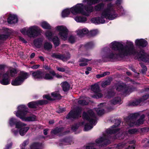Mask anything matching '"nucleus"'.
Segmentation results:
<instances>
[{"label": "nucleus", "instance_id": "nucleus-1", "mask_svg": "<svg viewBox=\"0 0 149 149\" xmlns=\"http://www.w3.org/2000/svg\"><path fill=\"white\" fill-rule=\"evenodd\" d=\"M126 44L127 45L122 47L123 45L121 42L114 41L111 42L110 46L114 51L110 52L107 48H106L105 49L106 53L103 56L102 58H103L113 59L119 57H123L125 56L132 55L136 58L145 62H149V55L145 53L144 50H141L138 53L134 49L132 42L127 41Z\"/></svg>", "mask_w": 149, "mask_h": 149}, {"label": "nucleus", "instance_id": "nucleus-2", "mask_svg": "<svg viewBox=\"0 0 149 149\" xmlns=\"http://www.w3.org/2000/svg\"><path fill=\"white\" fill-rule=\"evenodd\" d=\"M104 4L101 3L98 4L95 7L96 11L101 10L100 16L94 17L91 19L92 22L95 24H103L105 19L112 20L118 17L115 10V6L111 3L107 4L104 8Z\"/></svg>", "mask_w": 149, "mask_h": 149}, {"label": "nucleus", "instance_id": "nucleus-3", "mask_svg": "<svg viewBox=\"0 0 149 149\" xmlns=\"http://www.w3.org/2000/svg\"><path fill=\"white\" fill-rule=\"evenodd\" d=\"M100 0H83V3H78L70 9L67 8L63 10L61 15L63 17H67L70 12L74 15L81 14L86 16H88L89 14L94 10L91 5L99 3Z\"/></svg>", "mask_w": 149, "mask_h": 149}, {"label": "nucleus", "instance_id": "nucleus-4", "mask_svg": "<svg viewBox=\"0 0 149 149\" xmlns=\"http://www.w3.org/2000/svg\"><path fill=\"white\" fill-rule=\"evenodd\" d=\"M8 124L11 127L15 125V127L11 130L12 133L15 136H17L19 133L21 136H24L29 129V127L26 126V124L21 121H17L16 118L12 117L9 120Z\"/></svg>", "mask_w": 149, "mask_h": 149}, {"label": "nucleus", "instance_id": "nucleus-5", "mask_svg": "<svg viewBox=\"0 0 149 149\" xmlns=\"http://www.w3.org/2000/svg\"><path fill=\"white\" fill-rule=\"evenodd\" d=\"M17 110L14 111V113L18 117L22 120L30 122L36 120V116L32 115L26 117V116L28 113V109L26 106L24 105H21L17 107Z\"/></svg>", "mask_w": 149, "mask_h": 149}, {"label": "nucleus", "instance_id": "nucleus-6", "mask_svg": "<svg viewBox=\"0 0 149 149\" xmlns=\"http://www.w3.org/2000/svg\"><path fill=\"white\" fill-rule=\"evenodd\" d=\"M82 117L84 119L88 122L85 125L84 130L85 131H88L92 129L97 123L95 115L92 110L89 109L86 112H84Z\"/></svg>", "mask_w": 149, "mask_h": 149}, {"label": "nucleus", "instance_id": "nucleus-7", "mask_svg": "<svg viewBox=\"0 0 149 149\" xmlns=\"http://www.w3.org/2000/svg\"><path fill=\"white\" fill-rule=\"evenodd\" d=\"M21 33L24 35H28L30 37H35L38 36L41 32L40 29L35 26L24 27L20 30Z\"/></svg>", "mask_w": 149, "mask_h": 149}, {"label": "nucleus", "instance_id": "nucleus-8", "mask_svg": "<svg viewBox=\"0 0 149 149\" xmlns=\"http://www.w3.org/2000/svg\"><path fill=\"white\" fill-rule=\"evenodd\" d=\"M139 116V115L138 113L130 115L127 118L128 120V125L132 127L135 125L139 126L143 124L145 118V116L143 114L142 115L140 118L136 122H135Z\"/></svg>", "mask_w": 149, "mask_h": 149}, {"label": "nucleus", "instance_id": "nucleus-9", "mask_svg": "<svg viewBox=\"0 0 149 149\" xmlns=\"http://www.w3.org/2000/svg\"><path fill=\"white\" fill-rule=\"evenodd\" d=\"M95 143H91L86 147V149H95L97 146L100 148L104 145L109 143V140L106 135L100 137L95 141Z\"/></svg>", "mask_w": 149, "mask_h": 149}, {"label": "nucleus", "instance_id": "nucleus-10", "mask_svg": "<svg viewBox=\"0 0 149 149\" xmlns=\"http://www.w3.org/2000/svg\"><path fill=\"white\" fill-rule=\"evenodd\" d=\"M29 76L28 73L24 72H21L18 76L15 79L12 81L11 84L13 86H16L21 85Z\"/></svg>", "mask_w": 149, "mask_h": 149}, {"label": "nucleus", "instance_id": "nucleus-11", "mask_svg": "<svg viewBox=\"0 0 149 149\" xmlns=\"http://www.w3.org/2000/svg\"><path fill=\"white\" fill-rule=\"evenodd\" d=\"M55 29L58 32V36L61 39L64 40L67 39L68 30L66 26L63 25L58 26L55 27Z\"/></svg>", "mask_w": 149, "mask_h": 149}, {"label": "nucleus", "instance_id": "nucleus-12", "mask_svg": "<svg viewBox=\"0 0 149 149\" xmlns=\"http://www.w3.org/2000/svg\"><path fill=\"white\" fill-rule=\"evenodd\" d=\"M81 109L80 108H77L71 111L67 115L66 118L68 119H74L81 116Z\"/></svg>", "mask_w": 149, "mask_h": 149}, {"label": "nucleus", "instance_id": "nucleus-13", "mask_svg": "<svg viewBox=\"0 0 149 149\" xmlns=\"http://www.w3.org/2000/svg\"><path fill=\"white\" fill-rule=\"evenodd\" d=\"M91 89L95 93V95L93 96V98H99L102 97V95L101 92L98 84H96L92 85L91 86Z\"/></svg>", "mask_w": 149, "mask_h": 149}, {"label": "nucleus", "instance_id": "nucleus-14", "mask_svg": "<svg viewBox=\"0 0 149 149\" xmlns=\"http://www.w3.org/2000/svg\"><path fill=\"white\" fill-rule=\"evenodd\" d=\"M51 56L53 57L61 60L64 61H66L70 58V55L69 53L67 56H65L60 54L55 53L52 54Z\"/></svg>", "mask_w": 149, "mask_h": 149}, {"label": "nucleus", "instance_id": "nucleus-15", "mask_svg": "<svg viewBox=\"0 0 149 149\" xmlns=\"http://www.w3.org/2000/svg\"><path fill=\"white\" fill-rule=\"evenodd\" d=\"M47 103V101L45 100H40L37 102H32L28 104V107L29 108H35L38 105H41L46 104Z\"/></svg>", "mask_w": 149, "mask_h": 149}, {"label": "nucleus", "instance_id": "nucleus-16", "mask_svg": "<svg viewBox=\"0 0 149 149\" xmlns=\"http://www.w3.org/2000/svg\"><path fill=\"white\" fill-rule=\"evenodd\" d=\"M52 97L53 98H52L49 95H45L43 96V97H45L47 99L49 100H52L55 99H60L61 98V96L59 94L58 92H53L51 94Z\"/></svg>", "mask_w": 149, "mask_h": 149}, {"label": "nucleus", "instance_id": "nucleus-17", "mask_svg": "<svg viewBox=\"0 0 149 149\" xmlns=\"http://www.w3.org/2000/svg\"><path fill=\"white\" fill-rule=\"evenodd\" d=\"M32 77L35 79L39 80L43 79L44 74L42 72L37 70L35 72H31Z\"/></svg>", "mask_w": 149, "mask_h": 149}, {"label": "nucleus", "instance_id": "nucleus-18", "mask_svg": "<svg viewBox=\"0 0 149 149\" xmlns=\"http://www.w3.org/2000/svg\"><path fill=\"white\" fill-rule=\"evenodd\" d=\"M116 89L117 91H122L124 93L127 94H128L130 91V88L124 84L118 85Z\"/></svg>", "mask_w": 149, "mask_h": 149}, {"label": "nucleus", "instance_id": "nucleus-19", "mask_svg": "<svg viewBox=\"0 0 149 149\" xmlns=\"http://www.w3.org/2000/svg\"><path fill=\"white\" fill-rule=\"evenodd\" d=\"M135 44L136 46L144 47H146L148 44V42L143 39H137L135 42Z\"/></svg>", "mask_w": 149, "mask_h": 149}, {"label": "nucleus", "instance_id": "nucleus-20", "mask_svg": "<svg viewBox=\"0 0 149 149\" xmlns=\"http://www.w3.org/2000/svg\"><path fill=\"white\" fill-rule=\"evenodd\" d=\"M118 125L116 126L113 125L110 128H109L107 130V134H112L116 133L119 131V129L117 127L120 124V121L119 120L117 121Z\"/></svg>", "mask_w": 149, "mask_h": 149}, {"label": "nucleus", "instance_id": "nucleus-21", "mask_svg": "<svg viewBox=\"0 0 149 149\" xmlns=\"http://www.w3.org/2000/svg\"><path fill=\"white\" fill-rule=\"evenodd\" d=\"M123 0H116V4H114L115 6V10L116 11V8H117L118 10H120V12L122 15L125 14V12L122 6L120 5V4L122 3Z\"/></svg>", "mask_w": 149, "mask_h": 149}, {"label": "nucleus", "instance_id": "nucleus-22", "mask_svg": "<svg viewBox=\"0 0 149 149\" xmlns=\"http://www.w3.org/2000/svg\"><path fill=\"white\" fill-rule=\"evenodd\" d=\"M10 79L8 73H6L3 76V78L0 81L1 83L3 85H7L9 84Z\"/></svg>", "mask_w": 149, "mask_h": 149}, {"label": "nucleus", "instance_id": "nucleus-23", "mask_svg": "<svg viewBox=\"0 0 149 149\" xmlns=\"http://www.w3.org/2000/svg\"><path fill=\"white\" fill-rule=\"evenodd\" d=\"M43 40V38H40L36 39L34 40V45L37 47L40 48L42 46V42Z\"/></svg>", "mask_w": 149, "mask_h": 149}, {"label": "nucleus", "instance_id": "nucleus-24", "mask_svg": "<svg viewBox=\"0 0 149 149\" xmlns=\"http://www.w3.org/2000/svg\"><path fill=\"white\" fill-rule=\"evenodd\" d=\"M7 21L9 24L16 23L18 21L17 17L15 15H10L8 18Z\"/></svg>", "mask_w": 149, "mask_h": 149}, {"label": "nucleus", "instance_id": "nucleus-25", "mask_svg": "<svg viewBox=\"0 0 149 149\" xmlns=\"http://www.w3.org/2000/svg\"><path fill=\"white\" fill-rule=\"evenodd\" d=\"M149 98V95H146L143 96L140 99L137 100L133 102V105H137L139 104L141 102H144L145 100Z\"/></svg>", "mask_w": 149, "mask_h": 149}, {"label": "nucleus", "instance_id": "nucleus-26", "mask_svg": "<svg viewBox=\"0 0 149 149\" xmlns=\"http://www.w3.org/2000/svg\"><path fill=\"white\" fill-rule=\"evenodd\" d=\"M88 30L86 28H84L82 29L78 30L76 31L77 34L79 36H82L88 33Z\"/></svg>", "mask_w": 149, "mask_h": 149}, {"label": "nucleus", "instance_id": "nucleus-27", "mask_svg": "<svg viewBox=\"0 0 149 149\" xmlns=\"http://www.w3.org/2000/svg\"><path fill=\"white\" fill-rule=\"evenodd\" d=\"M90 60L81 58L79 59V65L80 66H85L87 65V62Z\"/></svg>", "mask_w": 149, "mask_h": 149}, {"label": "nucleus", "instance_id": "nucleus-28", "mask_svg": "<svg viewBox=\"0 0 149 149\" xmlns=\"http://www.w3.org/2000/svg\"><path fill=\"white\" fill-rule=\"evenodd\" d=\"M105 103H102L98 105L99 108L96 109V111L97 112V114L99 115H101L104 113V110L100 107H102L104 106L105 105Z\"/></svg>", "mask_w": 149, "mask_h": 149}, {"label": "nucleus", "instance_id": "nucleus-29", "mask_svg": "<svg viewBox=\"0 0 149 149\" xmlns=\"http://www.w3.org/2000/svg\"><path fill=\"white\" fill-rule=\"evenodd\" d=\"M61 86L63 90L66 91L68 90L70 88L69 84L66 81H65L61 83Z\"/></svg>", "mask_w": 149, "mask_h": 149}, {"label": "nucleus", "instance_id": "nucleus-30", "mask_svg": "<svg viewBox=\"0 0 149 149\" xmlns=\"http://www.w3.org/2000/svg\"><path fill=\"white\" fill-rule=\"evenodd\" d=\"M74 19L77 22H84L87 20L86 17L84 16H77L74 18Z\"/></svg>", "mask_w": 149, "mask_h": 149}, {"label": "nucleus", "instance_id": "nucleus-31", "mask_svg": "<svg viewBox=\"0 0 149 149\" xmlns=\"http://www.w3.org/2000/svg\"><path fill=\"white\" fill-rule=\"evenodd\" d=\"M56 69L60 72H65L66 73H68L70 72L69 68L66 66L64 67H60L56 66Z\"/></svg>", "mask_w": 149, "mask_h": 149}, {"label": "nucleus", "instance_id": "nucleus-32", "mask_svg": "<svg viewBox=\"0 0 149 149\" xmlns=\"http://www.w3.org/2000/svg\"><path fill=\"white\" fill-rule=\"evenodd\" d=\"M63 130L62 128L57 127L52 130L51 132V133L53 135H56L62 132Z\"/></svg>", "mask_w": 149, "mask_h": 149}, {"label": "nucleus", "instance_id": "nucleus-33", "mask_svg": "<svg viewBox=\"0 0 149 149\" xmlns=\"http://www.w3.org/2000/svg\"><path fill=\"white\" fill-rule=\"evenodd\" d=\"M42 27L44 29H50L51 26L50 25L46 22L43 21L40 23Z\"/></svg>", "mask_w": 149, "mask_h": 149}, {"label": "nucleus", "instance_id": "nucleus-34", "mask_svg": "<svg viewBox=\"0 0 149 149\" xmlns=\"http://www.w3.org/2000/svg\"><path fill=\"white\" fill-rule=\"evenodd\" d=\"M6 73H8V74L9 75V77L10 76L11 77H13L15 76L17 74V72L16 70L15 69L12 68L10 70L9 72L8 71Z\"/></svg>", "mask_w": 149, "mask_h": 149}, {"label": "nucleus", "instance_id": "nucleus-35", "mask_svg": "<svg viewBox=\"0 0 149 149\" xmlns=\"http://www.w3.org/2000/svg\"><path fill=\"white\" fill-rule=\"evenodd\" d=\"M52 40L54 45L56 47L59 45L60 44V40L58 37H54Z\"/></svg>", "mask_w": 149, "mask_h": 149}, {"label": "nucleus", "instance_id": "nucleus-36", "mask_svg": "<svg viewBox=\"0 0 149 149\" xmlns=\"http://www.w3.org/2000/svg\"><path fill=\"white\" fill-rule=\"evenodd\" d=\"M50 73V74L47 73L45 74V76L44 75L43 79L48 80H51L53 79L54 78V76L53 75L51 74Z\"/></svg>", "mask_w": 149, "mask_h": 149}, {"label": "nucleus", "instance_id": "nucleus-37", "mask_svg": "<svg viewBox=\"0 0 149 149\" xmlns=\"http://www.w3.org/2000/svg\"><path fill=\"white\" fill-rule=\"evenodd\" d=\"M52 47V45L47 42H45L44 44V47L45 49L48 50L51 49Z\"/></svg>", "mask_w": 149, "mask_h": 149}, {"label": "nucleus", "instance_id": "nucleus-38", "mask_svg": "<svg viewBox=\"0 0 149 149\" xmlns=\"http://www.w3.org/2000/svg\"><path fill=\"white\" fill-rule=\"evenodd\" d=\"M45 35L49 40H52L53 35L51 32L49 31H47L46 32Z\"/></svg>", "mask_w": 149, "mask_h": 149}, {"label": "nucleus", "instance_id": "nucleus-39", "mask_svg": "<svg viewBox=\"0 0 149 149\" xmlns=\"http://www.w3.org/2000/svg\"><path fill=\"white\" fill-rule=\"evenodd\" d=\"M75 40L76 38L74 36L71 35L69 37L68 40L70 43L72 44L75 42Z\"/></svg>", "mask_w": 149, "mask_h": 149}, {"label": "nucleus", "instance_id": "nucleus-40", "mask_svg": "<svg viewBox=\"0 0 149 149\" xmlns=\"http://www.w3.org/2000/svg\"><path fill=\"white\" fill-rule=\"evenodd\" d=\"M120 101V97H117L114 98L111 102L113 104H115L118 103Z\"/></svg>", "mask_w": 149, "mask_h": 149}, {"label": "nucleus", "instance_id": "nucleus-41", "mask_svg": "<svg viewBox=\"0 0 149 149\" xmlns=\"http://www.w3.org/2000/svg\"><path fill=\"white\" fill-rule=\"evenodd\" d=\"M110 74V72H105L103 74H99L96 75V77L97 78H100L104 77L107 75H109Z\"/></svg>", "mask_w": 149, "mask_h": 149}, {"label": "nucleus", "instance_id": "nucleus-42", "mask_svg": "<svg viewBox=\"0 0 149 149\" xmlns=\"http://www.w3.org/2000/svg\"><path fill=\"white\" fill-rule=\"evenodd\" d=\"M50 73L53 75L54 77H56L58 78H61L62 77V76L58 73H56L53 70H52L50 71Z\"/></svg>", "mask_w": 149, "mask_h": 149}, {"label": "nucleus", "instance_id": "nucleus-43", "mask_svg": "<svg viewBox=\"0 0 149 149\" xmlns=\"http://www.w3.org/2000/svg\"><path fill=\"white\" fill-rule=\"evenodd\" d=\"M78 103L81 105H86L88 104V101H86L85 100H80L78 102Z\"/></svg>", "mask_w": 149, "mask_h": 149}, {"label": "nucleus", "instance_id": "nucleus-44", "mask_svg": "<svg viewBox=\"0 0 149 149\" xmlns=\"http://www.w3.org/2000/svg\"><path fill=\"white\" fill-rule=\"evenodd\" d=\"M99 33L98 30L97 29L93 30L90 31L91 35L94 36L98 34Z\"/></svg>", "mask_w": 149, "mask_h": 149}, {"label": "nucleus", "instance_id": "nucleus-45", "mask_svg": "<svg viewBox=\"0 0 149 149\" xmlns=\"http://www.w3.org/2000/svg\"><path fill=\"white\" fill-rule=\"evenodd\" d=\"M94 44L93 42H91L88 43L85 46L86 48L88 49L91 48L93 46Z\"/></svg>", "mask_w": 149, "mask_h": 149}, {"label": "nucleus", "instance_id": "nucleus-46", "mask_svg": "<svg viewBox=\"0 0 149 149\" xmlns=\"http://www.w3.org/2000/svg\"><path fill=\"white\" fill-rule=\"evenodd\" d=\"M28 143V141L27 140L24 141L20 146L21 149H25V147Z\"/></svg>", "mask_w": 149, "mask_h": 149}, {"label": "nucleus", "instance_id": "nucleus-47", "mask_svg": "<svg viewBox=\"0 0 149 149\" xmlns=\"http://www.w3.org/2000/svg\"><path fill=\"white\" fill-rule=\"evenodd\" d=\"M138 130L136 129H133L130 130L128 132L130 134H134L137 133L138 132Z\"/></svg>", "mask_w": 149, "mask_h": 149}, {"label": "nucleus", "instance_id": "nucleus-48", "mask_svg": "<svg viewBox=\"0 0 149 149\" xmlns=\"http://www.w3.org/2000/svg\"><path fill=\"white\" fill-rule=\"evenodd\" d=\"M12 143L10 142L9 144H8L6 146L4 149H10L11 148L12 146Z\"/></svg>", "mask_w": 149, "mask_h": 149}, {"label": "nucleus", "instance_id": "nucleus-49", "mask_svg": "<svg viewBox=\"0 0 149 149\" xmlns=\"http://www.w3.org/2000/svg\"><path fill=\"white\" fill-rule=\"evenodd\" d=\"M7 38V36L4 35H0V39L1 40H4Z\"/></svg>", "mask_w": 149, "mask_h": 149}, {"label": "nucleus", "instance_id": "nucleus-50", "mask_svg": "<svg viewBox=\"0 0 149 149\" xmlns=\"http://www.w3.org/2000/svg\"><path fill=\"white\" fill-rule=\"evenodd\" d=\"M78 128L77 125H74L71 127V130L74 131H75Z\"/></svg>", "mask_w": 149, "mask_h": 149}, {"label": "nucleus", "instance_id": "nucleus-51", "mask_svg": "<svg viewBox=\"0 0 149 149\" xmlns=\"http://www.w3.org/2000/svg\"><path fill=\"white\" fill-rule=\"evenodd\" d=\"M19 40L24 43H26L27 42V41L22 37H19Z\"/></svg>", "mask_w": 149, "mask_h": 149}, {"label": "nucleus", "instance_id": "nucleus-52", "mask_svg": "<svg viewBox=\"0 0 149 149\" xmlns=\"http://www.w3.org/2000/svg\"><path fill=\"white\" fill-rule=\"evenodd\" d=\"M40 66L39 65H33L31 66V68L33 69H36L38 68Z\"/></svg>", "mask_w": 149, "mask_h": 149}, {"label": "nucleus", "instance_id": "nucleus-53", "mask_svg": "<svg viewBox=\"0 0 149 149\" xmlns=\"http://www.w3.org/2000/svg\"><path fill=\"white\" fill-rule=\"evenodd\" d=\"M64 111V109L63 108H59V110L57 111V112L59 113H60Z\"/></svg>", "mask_w": 149, "mask_h": 149}, {"label": "nucleus", "instance_id": "nucleus-54", "mask_svg": "<svg viewBox=\"0 0 149 149\" xmlns=\"http://www.w3.org/2000/svg\"><path fill=\"white\" fill-rule=\"evenodd\" d=\"M135 148V146L134 145L131 146H129L128 147L126 148V149H134Z\"/></svg>", "mask_w": 149, "mask_h": 149}, {"label": "nucleus", "instance_id": "nucleus-55", "mask_svg": "<svg viewBox=\"0 0 149 149\" xmlns=\"http://www.w3.org/2000/svg\"><path fill=\"white\" fill-rule=\"evenodd\" d=\"M35 56V54L34 53H32L30 56V57L31 58H33Z\"/></svg>", "mask_w": 149, "mask_h": 149}, {"label": "nucleus", "instance_id": "nucleus-56", "mask_svg": "<svg viewBox=\"0 0 149 149\" xmlns=\"http://www.w3.org/2000/svg\"><path fill=\"white\" fill-rule=\"evenodd\" d=\"M54 120H50L49 121V124H52L54 123Z\"/></svg>", "mask_w": 149, "mask_h": 149}, {"label": "nucleus", "instance_id": "nucleus-57", "mask_svg": "<svg viewBox=\"0 0 149 149\" xmlns=\"http://www.w3.org/2000/svg\"><path fill=\"white\" fill-rule=\"evenodd\" d=\"M43 133L45 135H47V130H44Z\"/></svg>", "mask_w": 149, "mask_h": 149}, {"label": "nucleus", "instance_id": "nucleus-58", "mask_svg": "<svg viewBox=\"0 0 149 149\" xmlns=\"http://www.w3.org/2000/svg\"><path fill=\"white\" fill-rule=\"evenodd\" d=\"M40 59L41 60H42V61H44V57L42 56H40L39 57Z\"/></svg>", "mask_w": 149, "mask_h": 149}, {"label": "nucleus", "instance_id": "nucleus-59", "mask_svg": "<svg viewBox=\"0 0 149 149\" xmlns=\"http://www.w3.org/2000/svg\"><path fill=\"white\" fill-rule=\"evenodd\" d=\"M86 70L87 71H90L91 70V67H88L86 68Z\"/></svg>", "mask_w": 149, "mask_h": 149}, {"label": "nucleus", "instance_id": "nucleus-60", "mask_svg": "<svg viewBox=\"0 0 149 149\" xmlns=\"http://www.w3.org/2000/svg\"><path fill=\"white\" fill-rule=\"evenodd\" d=\"M85 122H82L80 124V125H84L85 124Z\"/></svg>", "mask_w": 149, "mask_h": 149}, {"label": "nucleus", "instance_id": "nucleus-61", "mask_svg": "<svg viewBox=\"0 0 149 149\" xmlns=\"http://www.w3.org/2000/svg\"><path fill=\"white\" fill-rule=\"evenodd\" d=\"M127 74L128 75H130L131 74V73L130 72H126Z\"/></svg>", "mask_w": 149, "mask_h": 149}, {"label": "nucleus", "instance_id": "nucleus-62", "mask_svg": "<svg viewBox=\"0 0 149 149\" xmlns=\"http://www.w3.org/2000/svg\"><path fill=\"white\" fill-rule=\"evenodd\" d=\"M85 73L86 74H89V72L88 71H86L85 72Z\"/></svg>", "mask_w": 149, "mask_h": 149}, {"label": "nucleus", "instance_id": "nucleus-63", "mask_svg": "<svg viewBox=\"0 0 149 149\" xmlns=\"http://www.w3.org/2000/svg\"><path fill=\"white\" fill-rule=\"evenodd\" d=\"M144 69L145 70H146V71L147 70V68H146V67H144Z\"/></svg>", "mask_w": 149, "mask_h": 149}, {"label": "nucleus", "instance_id": "nucleus-64", "mask_svg": "<svg viewBox=\"0 0 149 149\" xmlns=\"http://www.w3.org/2000/svg\"><path fill=\"white\" fill-rule=\"evenodd\" d=\"M45 68L46 69H49V68L47 66H46L45 67Z\"/></svg>", "mask_w": 149, "mask_h": 149}]
</instances>
